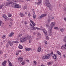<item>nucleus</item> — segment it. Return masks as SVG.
Here are the masks:
<instances>
[{
  "instance_id": "obj_27",
  "label": "nucleus",
  "mask_w": 66,
  "mask_h": 66,
  "mask_svg": "<svg viewBox=\"0 0 66 66\" xmlns=\"http://www.w3.org/2000/svg\"><path fill=\"white\" fill-rule=\"evenodd\" d=\"M64 29L62 28L60 29V31L62 32H63L64 31Z\"/></svg>"
},
{
  "instance_id": "obj_14",
  "label": "nucleus",
  "mask_w": 66,
  "mask_h": 66,
  "mask_svg": "<svg viewBox=\"0 0 66 66\" xmlns=\"http://www.w3.org/2000/svg\"><path fill=\"white\" fill-rule=\"evenodd\" d=\"M18 48L20 49H22L23 48V47L22 45L20 44L18 46Z\"/></svg>"
},
{
  "instance_id": "obj_57",
  "label": "nucleus",
  "mask_w": 66,
  "mask_h": 66,
  "mask_svg": "<svg viewBox=\"0 0 66 66\" xmlns=\"http://www.w3.org/2000/svg\"><path fill=\"white\" fill-rule=\"evenodd\" d=\"M29 43H31V41H29Z\"/></svg>"
},
{
  "instance_id": "obj_63",
  "label": "nucleus",
  "mask_w": 66,
  "mask_h": 66,
  "mask_svg": "<svg viewBox=\"0 0 66 66\" xmlns=\"http://www.w3.org/2000/svg\"><path fill=\"white\" fill-rule=\"evenodd\" d=\"M3 44V43L2 42L1 43V45H2Z\"/></svg>"
},
{
  "instance_id": "obj_19",
  "label": "nucleus",
  "mask_w": 66,
  "mask_h": 66,
  "mask_svg": "<svg viewBox=\"0 0 66 66\" xmlns=\"http://www.w3.org/2000/svg\"><path fill=\"white\" fill-rule=\"evenodd\" d=\"M20 15L21 17H23L24 16V15L22 13H20Z\"/></svg>"
},
{
  "instance_id": "obj_8",
  "label": "nucleus",
  "mask_w": 66,
  "mask_h": 66,
  "mask_svg": "<svg viewBox=\"0 0 66 66\" xmlns=\"http://www.w3.org/2000/svg\"><path fill=\"white\" fill-rule=\"evenodd\" d=\"M53 59L55 61H56L57 60V55L56 54H54L53 56Z\"/></svg>"
},
{
  "instance_id": "obj_55",
  "label": "nucleus",
  "mask_w": 66,
  "mask_h": 66,
  "mask_svg": "<svg viewBox=\"0 0 66 66\" xmlns=\"http://www.w3.org/2000/svg\"><path fill=\"white\" fill-rule=\"evenodd\" d=\"M18 52H21V51H18Z\"/></svg>"
},
{
  "instance_id": "obj_10",
  "label": "nucleus",
  "mask_w": 66,
  "mask_h": 66,
  "mask_svg": "<svg viewBox=\"0 0 66 66\" xmlns=\"http://www.w3.org/2000/svg\"><path fill=\"white\" fill-rule=\"evenodd\" d=\"M22 57H19L18 59V62H22Z\"/></svg>"
},
{
  "instance_id": "obj_9",
  "label": "nucleus",
  "mask_w": 66,
  "mask_h": 66,
  "mask_svg": "<svg viewBox=\"0 0 66 66\" xmlns=\"http://www.w3.org/2000/svg\"><path fill=\"white\" fill-rule=\"evenodd\" d=\"M13 3H14V2H13V1H11L10 2H7L6 3V5H10V4H13Z\"/></svg>"
},
{
  "instance_id": "obj_42",
  "label": "nucleus",
  "mask_w": 66,
  "mask_h": 66,
  "mask_svg": "<svg viewBox=\"0 0 66 66\" xmlns=\"http://www.w3.org/2000/svg\"><path fill=\"white\" fill-rule=\"evenodd\" d=\"M37 35L39 36H41V35L40 34H38Z\"/></svg>"
},
{
  "instance_id": "obj_4",
  "label": "nucleus",
  "mask_w": 66,
  "mask_h": 66,
  "mask_svg": "<svg viewBox=\"0 0 66 66\" xmlns=\"http://www.w3.org/2000/svg\"><path fill=\"white\" fill-rule=\"evenodd\" d=\"M13 3H13V4L12 5V6L13 7H14V8H15V9H16V8H18V9H19L21 7V6H20V5L17 4L16 3L15 4V3H14V2Z\"/></svg>"
},
{
  "instance_id": "obj_49",
  "label": "nucleus",
  "mask_w": 66,
  "mask_h": 66,
  "mask_svg": "<svg viewBox=\"0 0 66 66\" xmlns=\"http://www.w3.org/2000/svg\"><path fill=\"white\" fill-rule=\"evenodd\" d=\"M49 35H50V36H51V35H52V34L49 33Z\"/></svg>"
},
{
  "instance_id": "obj_11",
  "label": "nucleus",
  "mask_w": 66,
  "mask_h": 66,
  "mask_svg": "<svg viewBox=\"0 0 66 66\" xmlns=\"http://www.w3.org/2000/svg\"><path fill=\"white\" fill-rule=\"evenodd\" d=\"M26 37H27V39H29L30 40H32V37L31 36H27Z\"/></svg>"
},
{
  "instance_id": "obj_29",
  "label": "nucleus",
  "mask_w": 66,
  "mask_h": 66,
  "mask_svg": "<svg viewBox=\"0 0 66 66\" xmlns=\"http://www.w3.org/2000/svg\"><path fill=\"white\" fill-rule=\"evenodd\" d=\"M57 53L59 55H61V53L59 51H57Z\"/></svg>"
},
{
  "instance_id": "obj_15",
  "label": "nucleus",
  "mask_w": 66,
  "mask_h": 66,
  "mask_svg": "<svg viewBox=\"0 0 66 66\" xmlns=\"http://www.w3.org/2000/svg\"><path fill=\"white\" fill-rule=\"evenodd\" d=\"M13 43L11 42L10 41H9L8 42V44H9L10 45V46H13V44L12 43Z\"/></svg>"
},
{
  "instance_id": "obj_53",
  "label": "nucleus",
  "mask_w": 66,
  "mask_h": 66,
  "mask_svg": "<svg viewBox=\"0 0 66 66\" xmlns=\"http://www.w3.org/2000/svg\"><path fill=\"white\" fill-rule=\"evenodd\" d=\"M1 53H2V51H0V54H1Z\"/></svg>"
},
{
  "instance_id": "obj_30",
  "label": "nucleus",
  "mask_w": 66,
  "mask_h": 66,
  "mask_svg": "<svg viewBox=\"0 0 66 66\" xmlns=\"http://www.w3.org/2000/svg\"><path fill=\"white\" fill-rule=\"evenodd\" d=\"M33 17L34 19L36 18V15L35 13H34L33 15Z\"/></svg>"
},
{
  "instance_id": "obj_46",
  "label": "nucleus",
  "mask_w": 66,
  "mask_h": 66,
  "mask_svg": "<svg viewBox=\"0 0 66 66\" xmlns=\"http://www.w3.org/2000/svg\"><path fill=\"white\" fill-rule=\"evenodd\" d=\"M13 1V2H14H14H17V1H16V0H13V1Z\"/></svg>"
},
{
  "instance_id": "obj_61",
  "label": "nucleus",
  "mask_w": 66,
  "mask_h": 66,
  "mask_svg": "<svg viewBox=\"0 0 66 66\" xmlns=\"http://www.w3.org/2000/svg\"><path fill=\"white\" fill-rule=\"evenodd\" d=\"M21 22L22 23L23 22V21H22Z\"/></svg>"
},
{
  "instance_id": "obj_1",
  "label": "nucleus",
  "mask_w": 66,
  "mask_h": 66,
  "mask_svg": "<svg viewBox=\"0 0 66 66\" xmlns=\"http://www.w3.org/2000/svg\"><path fill=\"white\" fill-rule=\"evenodd\" d=\"M30 21L31 23L32 24H30V27H31V28H32V30H35V29H37V30H40L41 29L37 27H34V26H35L36 24L32 20H30Z\"/></svg>"
},
{
  "instance_id": "obj_13",
  "label": "nucleus",
  "mask_w": 66,
  "mask_h": 66,
  "mask_svg": "<svg viewBox=\"0 0 66 66\" xmlns=\"http://www.w3.org/2000/svg\"><path fill=\"white\" fill-rule=\"evenodd\" d=\"M6 61H5L2 63V65L3 66H6Z\"/></svg>"
},
{
  "instance_id": "obj_34",
  "label": "nucleus",
  "mask_w": 66,
  "mask_h": 66,
  "mask_svg": "<svg viewBox=\"0 0 66 66\" xmlns=\"http://www.w3.org/2000/svg\"><path fill=\"white\" fill-rule=\"evenodd\" d=\"M46 39H47V40H49V37H48V36H47L46 37Z\"/></svg>"
},
{
  "instance_id": "obj_58",
  "label": "nucleus",
  "mask_w": 66,
  "mask_h": 66,
  "mask_svg": "<svg viewBox=\"0 0 66 66\" xmlns=\"http://www.w3.org/2000/svg\"><path fill=\"white\" fill-rule=\"evenodd\" d=\"M24 23H25V24H27V22H24Z\"/></svg>"
},
{
  "instance_id": "obj_59",
  "label": "nucleus",
  "mask_w": 66,
  "mask_h": 66,
  "mask_svg": "<svg viewBox=\"0 0 66 66\" xmlns=\"http://www.w3.org/2000/svg\"><path fill=\"white\" fill-rule=\"evenodd\" d=\"M19 54V53H18L16 54V55H18Z\"/></svg>"
},
{
  "instance_id": "obj_50",
  "label": "nucleus",
  "mask_w": 66,
  "mask_h": 66,
  "mask_svg": "<svg viewBox=\"0 0 66 66\" xmlns=\"http://www.w3.org/2000/svg\"><path fill=\"white\" fill-rule=\"evenodd\" d=\"M26 62H29V60H26Z\"/></svg>"
},
{
  "instance_id": "obj_37",
  "label": "nucleus",
  "mask_w": 66,
  "mask_h": 66,
  "mask_svg": "<svg viewBox=\"0 0 66 66\" xmlns=\"http://www.w3.org/2000/svg\"><path fill=\"white\" fill-rule=\"evenodd\" d=\"M2 21H0V27H1V24H2Z\"/></svg>"
},
{
  "instance_id": "obj_17",
  "label": "nucleus",
  "mask_w": 66,
  "mask_h": 66,
  "mask_svg": "<svg viewBox=\"0 0 66 66\" xmlns=\"http://www.w3.org/2000/svg\"><path fill=\"white\" fill-rule=\"evenodd\" d=\"M41 50H42V49H41V47H39L38 50V52H40Z\"/></svg>"
},
{
  "instance_id": "obj_32",
  "label": "nucleus",
  "mask_w": 66,
  "mask_h": 66,
  "mask_svg": "<svg viewBox=\"0 0 66 66\" xmlns=\"http://www.w3.org/2000/svg\"><path fill=\"white\" fill-rule=\"evenodd\" d=\"M27 6L26 5L24 7V8L25 9H27Z\"/></svg>"
},
{
  "instance_id": "obj_25",
  "label": "nucleus",
  "mask_w": 66,
  "mask_h": 66,
  "mask_svg": "<svg viewBox=\"0 0 66 66\" xmlns=\"http://www.w3.org/2000/svg\"><path fill=\"white\" fill-rule=\"evenodd\" d=\"M13 35H14V33H11V34L9 35L10 37H11Z\"/></svg>"
},
{
  "instance_id": "obj_54",
  "label": "nucleus",
  "mask_w": 66,
  "mask_h": 66,
  "mask_svg": "<svg viewBox=\"0 0 66 66\" xmlns=\"http://www.w3.org/2000/svg\"><path fill=\"white\" fill-rule=\"evenodd\" d=\"M63 56L65 58L66 57V56H65V55H63Z\"/></svg>"
},
{
  "instance_id": "obj_52",
  "label": "nucleus",
  "mask_w": 66,
  "mask_h": 66,
  "mask_svg": "<svg viewBox=\"0 0 66 66\" xmlns=\"http://www.w3.org/2000/svg\"><path fill=\"white\" fill-rule=\"evenodd\" d=\"M10 21H13V20H12V19H10Z\"/></svg>"
},
{
  "instance_id": "obj_48",
  "label": "nucleus",
  "mask_w": 66,
  "mask_h": 66,
  "mask_svg": "<svg viewBox=\"0 0 66 66\" xmlns=\"http://www.w3.org/2000/svg\"><path fill=\"white\" fill-rule=\"evenodd\" d=\"M48 65H51V62H49L48 63Z\"/></svg>"
},
{
  "instance_id": "obj_12",
  "label": "nucleus",
  "mask_w": 66,
  "mask_h": 66,
  "mask_svg": "<svg viewBox=\"0 0 66 66\" xmlns=\"http://www.w3.org/2000/svg\"><path fill=\"white\" fill-rule=\"evenodd\" d=\"M47 15V14H42L40 16V18L41 19L43 17H45V16H46V15Z\"/></svg>"
},
{
  "instance_id": "obj_43",
  "label": "nucleus",
  "mask_w": 66,
  "mask_h": 66,
  "mask_svg": "<svg viewBox=\"0 0 66 66\" xmlns=\"http://www.w3.org/2000/svg\"><path fill=\"white\" fill-rule=\"evenodd\" d=\"M50 54L51 55H52L53 54V52H52L50 53Z\"/></svg>"
},
{
  "instance_id": "obj_5",
  "label": "nucleus",
  "mask_w": 66,
  "mask_h": 66,
  "mask_svg": "<svg viewBox=\"0 0 66 66\" xmlns=\"http://www.w3.org/2000/svg\"><path fill=\"white\" fill-rule=\"evenodd\" d=\"M50 58V54H47L42 57L43 59H49Z\"/></svg>"
},
{
  "instance_id": "obj_47",
  "label": "nucleus",
  "mask_w": 66,
  "mask_h": 66,
  "mask_svg": "<svg viewBox=\"0 0 66 66\" xmlns=\"http://www.w3.org/2000/svg\"><path fill=\"white\" fill-rule=\"evenodd\" d=\"M28 16H29V17H30L31 16V14H30V13H29L28 14Z\"/></svg>"
},
{
  "instance_id": "obj_31",
  "label": "nucleus",
  "mask_w": 66,
  "mask_h": 66,
  "mask_svg": "<svg viewBox=\"0 0 66 66\" xmlns=\"http://www.w3.org/2000/svg\"><path fill=\"white\" fill-rule=\"evenodd\" d=\"M61 48L62 49H63V50L65 49H64V45L62 46L61 47Z\"/></svg>"
},
{
  "instance_id": "obj_62",
  "label": "nucleus",
  "mask_w": 66,
  "mask_h": 66,
  "mask_svg": "<svg viewBox=\"0 0 66 66\" xmlns=\"http://www.w3.org/2000/svg\"><path fill=\"white\" fill-rule=\"evenodd\" d=\"M41 66H45V65H44L43 64H42V65H41Z\"/></svg>"
},
{
  "instance_id": "obj_51",
  "label": "nucleus",
  "mask_w": 66,
  "mask_h": 66,
  "mask_svg": "<svg viewBox=\"0 0 66 66\" xmlns=\"http://www.w3.org/2000/svg\"><path fill=\"white\" fill-rule=\"evenodd\" d=\"M45 34L46 36L48 35V34L47 33H45Z\"/></svg>"
},
{
  "instance_id": "obj_2",
  "label": "nucleus",
  "mask_w": 66,
  "mask_h": 66,
  "mask_svg": "<svg viewBox=\"0 0 66 66\" xmlns=\"http://www.w3.org/2000/svg\"><path fill=\"white\" fill-rule=\"evenodd\" d=\"M45 2L47 6L48 7L50 11H52V6L50 4V3H49V0H46L45 1Z\"/></svg>"
},
{
  "instance_id": "obj_21",
  "label": "nucleus",
  "mask_w": 66,
  "mask_h": 66,
  "mask_svg": "<svg viewBox=\"0 0 66 66\" xmlns=\"http://www.w3.org/2000/svg\"><path fill=\"white\" fill-rule=\"evenodd\" d=\"M63 41L66 43V36H65L64 38L63 39Z\"/></svg>"
},
{
  "instance_id": "obj_23",
  "label": "nucleus",
  "mask_w": 66,
  "mask_h": 66,
  "mask_svg": "<svg viewBox=\"0 0 66 66\" xmlns=\"http://www.w3.org/2000/svg\"><path fill=\"white\" fill-rule=\"evenodd\" d=\"M12 43H16V44H18V43H19V42L17 41H14V42H12Z\"/></svg>"
},
{
  "instance_id": "obj_3",
  "label": "nucleus",
  "mask_w": 66,
  "mask_h": 66,
  "mask_svg": "<svg viewBox=\"0 0 66 66\" xmlns=\"http://www.w3.org/2000/svg\"><path fill=\"white\" fill-rule=\"evenodd\" d=\"M55 25V22H52L51 23L50 26V29H49V32H50V33H52V29Z\"/></svg>"
},
{
  "instance_id": "obj_64",
  "label": "nucleus",
  "mask_w": 66,
  "mask_h": 66,
  "mask_svg": "<svg viewBox=\"0 0 66 66\" xmlns=\"http://www.w3.org/2000/svg\"><path fill=\"white\" fill-rule=\"evenodd\" d=\"M27 1H29L30 0H27Z\"/></svg>"
},
{
  "instance_id": "obj_35",
  "label": "nucleus",
  "mask_w": 66,
  "mask_h": 66,
  "mask_svg": "<svg viewBox=\"0 0 66 66\" xmlns=\"http://www.w3.org/2000/svg\"><path fill=\"white\" fill-rule=\"evenodd\" d=\"M44 43L45 44H47V41H46V40H45L44 41Z\"/></svg>"
},
{
  "instance_id": "obj_28",
  "label": "nucleus",
  "mask_w": 66,
  "mask_h": 66,
  "mask_svg": "<svg viewBox=\"0 0 66 66\" xmlns=\"http://www.w3.org/2000/svg\"><path fill=\"white\" fill-rule=\"evenodd\" d=\"M4 6L3 4H2L0 6V10L1 9H2V7Z\"/></svg>"
},
{
  "instance_id": "obj_39",
  "label": "nucleus",
  "mask_w": 66,
  "mask_h": 66,
  "mask_svg": "<svg viewBox=\"0 0 66 66\" xmlns=\"http://www.w3.org/2000/svg\"><path fill=\"white\" fill-rule=\"evenodd\" d=\"M66 49V44L64 45V49Z\"/></svg>"
},
{
  "instance_id": "obj_60",
  "label": "nucleus",
  "mask_w": 66,
  "mask_h": 66,
  "mask_svg": "<svg viewBox=\"0 0 66 66\" xmlns=\"http://www.w3.org/2000/svg\"><path fill=\"white\" fill-rule=\"evenodd\" d=\"M6 47H8V44H7L6 45Z\"/></svg>"
},
{
  "instance_id": "obj_44",
  "label": "nucleus",
  "mask_w": 66,
  "mask_h": 66,
  "mask_svg": "<svg viewBox=\"0 0 66 66\" xmlns=\"http://www.w3.org/2000/svg\"><path fill=\"white\" fill-rule=\"evenodd\" d=\"M22 65H24V63L23 62H22Z\"/></svg>"
},
{
  "instance_id": "obj_22",
  "label": "nucleus",
  "mask_w": 66,
  "mask_h": 66,
  "mask_svg": "<svg viewBox=\"0 0 66 66\" xmlns=\"http://www.w3.org/2000/svg\"><path fill=\"white\" fill-rule=\"evenodd\" d=\"M22 35H23V34H20L19 35H18V37H21V36H22Z\"/></svg>"
},
{
  "instance_id": "obj_16",
  "label": "nucleus",
  "mask_w": 66,
  "mask_h": 66,
  "mask_svg": "<svg viewBox=\"0 0 66 66\" xmlns=\"http://www.w3.org/2000/svg\"><path fill=\"white\" fill-rule=\"evenodd\" d=\"M2 17L3 18H6V17H7V16H6V15L5 14H3L2 15Z\"/></svg>"
},
{
  "instance_id": "obj_33",
  "label": "nucleus",
  "mask_w": 66,
  "mask_h": 66,
  "mask_svg": "<svg viewBox=\"0 0 66 66\" xmlns=\"http://www.w3.org/2000/svg\"><path fill=\"white\" fill-rule=\"evenodd\" d=\"M5 36H6L4 35L2 37V38L4 39L5 38Z\"/></svg>"
},
{
  "instance_id": "obj_45",
  "label": "nucleus",
  "mask_w": 66,
  "mask_h": 66,
  "mask_svg": "<svg viewBox=\"0 0 66 66\" xmlns=\"http://www.w3.org/2000/svg\"><path fill=\"white\" fill-rule=\"evenodd\" d=\"M34 63L35 64H36V61H34Z\"/></svg>"
},
{
  "instance_id": "obj_20",
  "label": "nucleus",
  "mask_w": 66,
  "mask_h": 66,
  "mask_svg": "<svg viewBox=\"0 0 66 66\" xmlns=\"http://www.w3.org/2000/svg\"><path fill=\"white\" fill-rule=\"evenodd\" d=\"M40 3H42V1L41 0H38V2L37 3V4H40Z\"/></svg>"
},
{
  "instance_id": "obj_38",
  "label": "nucleus",
  "mask_w": 66,
  "mask_h": 66,
  "mask_svg": "<svg viewBox=\"0 0 66 66\" xmlns=\"http://www.w3.org/2000/svg\"><path fill=\"white\" fill-rule=\"evenodd\" d=\"M9 17H12V14H10L9 15Z\"/></svg>"
},
{
  "instance_id": "obj_56",
  "label": "nucleus",
  "mask_w": 66,
  "mask_h": 66,
  "mask_svg": "<svg viewBox=\"0 0 66 66\" xmlns=\"http://www.w3.org/2000/svg\"><path fill=\"white\" fill-rule=\"evenodd\" d=\"M25 14H26V15H27V12H25Z\"/></svg>"
},
{
  "instance_id": "obj_24",
  "label": "nucleus",
  "mask_w": 66,
  "mask_h": 66,
  "mask_svg": "<svg viewBox=\"0 0 66 66\" xmlns=\"http://www.w3.org/2000/svg\"><path fill=\"white\" fill-rule=\"evenodd\" d=\"M43 31L44 33H47V31L45 29H43Z\"/></svg>"
},
{
  "instance_id": "obj_36",
  "label": "nucleus",
  "mask_w": 66,
  "mask_h": 66,
  "mask_svg": "<svg viewBox=\"0 0 66 66\" xmlns=\"http://www.w3.org/2000/svg\"><path fill=\"white\" fill-rule=\"evenodd\" d=\"M4 19H5V21H7V20L8 19H7V17H6Z\"/></svg>"
},
{
  "instance_id": "obj_26",
  "label": "nucleus",
  "mask_w": 66,
  "mask_h": 66,
  "mask_svg": "<svg viewBox=\"0 0 66 66\" xmlns=\"http://www.w3.org/2000/svg\"><path fill=\"white\" fill-rule=\"evenodd\" d=\"M10 24L9 25V28H11L12 27V23L11 22L10 23Z\"/></svg>"
},
{
  "instance_id": "obj_18",
  "label": "nucleus",
  "mask_w": 66,
  "mask_h": 66,
  "mask_svg": "<svg viewBox=\"0 0 66 66\" xmlns=\"http://www.w3.org/2000/svg\"><path fill=\"white\" fill-rule=\"evenodd\" d=\"M25 49L27 51H30V50H32L31 49L29 48H26Z\"/></svg>"
},
{
  "instance_id": "obj_6",
  "label": "nucleus",
  "mask_w": 66,
  "mask_h": 66,
  "mask_svg": "<svg viewBox=\"0 0 66 66\" xmlns=\"http://www.w3.org/2000/svg\"><path fill=\"white\" fill-rule=\"evenodd\" d=\"M52 19H54V18L53 16H48V22L50 23V21H51Z\"/></svg>"
},
{
  "instance_id": "obj_40",
  "label": "nucleus",
  "mask_w": 66,
  "mask_h": 66,
  "mask_svg": "<svg viewBox=\"0 0 66 66\" xmlns=\"http://www.w3.org/2000/svg\"><path fill=\"white\" fill-rule=\"evenodd\" d=\"M57 29H58V28L57 27H55L54 28V29H55V30H57Z\"/></svg>"
},
{
  "instance_id": "obj_41",
  "label": "nucleus",
  "mask_w": 66,
  "mask_h": 66,
  "mask_svg": "<svg viewBox=\"0 0 66 66\" xmlns=\"http://www.w3.org/2000/svg\"><path fill=\"white\" fill-rule=\"evenodd\" d=\"M46 26L47 28H48V27L49 28V25L48 24H46Z\"/></svg>"
},
{
  "instance_id": "obj_7",
  "label": "nucleus",
  "mask_w": 66,
  "mask_h": 66,
  "mask_svg": "<svg viewBox=\"0 0 66 66\" xmlns=\"http://www.w3.org/2000/svg\"><path fill=\"white\" fill-rule=\"evenodd\" d=\"M27 39V37L22 38L20 39V41L21 42L23 43V42H24L26 41Z\"/></svg>"
}]
</instances>
